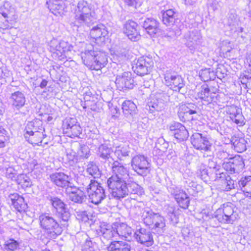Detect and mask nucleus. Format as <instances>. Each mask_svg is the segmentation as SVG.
Here are the masks:
<instances>
[{"mask_svg": "<svg viewBox=\"0 0 251 251\" xmlns=\"http://www.w3.org/2000/svg\"><path fill=\"white\" fill-rule=\"evenodd\" d=\"M111 171L113 175L107 180V185L112 196L118 199L128 194V187L126 178L129 176L127 169L117 161L113 162Z\"/></svg>", "mask_w": 251, "mask_h": 251, "instance_id": "nucleus-1", "label": "nucleus"}, {"mask_svg": "<svg viewBox=\"0 0 251 251\" xmlns=\"http://www.w3.org/2000/svg\"><path fill=\"white\" fill-rule=\"evenodd\" d=\"M24 136L27 142L34 146H40L46 135L43 127L42 121L35 119L29 122L25 127Z\"/></svg>", "mask_w": 251, "mask_h": 251, "instance_id": "nucleus-2", "label": "nucleus"}, {"mask_svg": "<svg viewBox=\"0 0 251 251\" xmlns=\"http://www.w3.org/2000/svg\"><path fill=\"white\" fill-rule=\"evenodd\" d=\"M83 64L90 70L100 71L108 63L107 56L100 50H89L82 53Z\"/></svg>", "mask_w": 251, "mask_h": 251, "instance_id": "nucleus-3", "label": "nucleus"}, {"mask_svg": "<svg viewBox=\"0 0 251 251\" xmlns=\"http://www.w3.org/2000/svg\"><path fill=\"white\" fill-rule=\"evenodd\" d=\"M38 220L40 228L46 232L50 238H55L62 233V227L56 220L47 213L40 215Z\"/></svg>", "mask_w": 251, "mask_h": 251, "instance_id": "nucleus-4", "label": "nucleus"}, {"mask_svg": "<svg viewBox=\"0 0 251 251\" xmlns=\"http://www.w3.org/2000/svg\"><path fill=\"white\" fill-rule=\"evenodd\" d=\"M153 65L151 58L148 56H142L134 59L131 63V68L136 75L143 76L150 74Z\"/></svg>", "mask_w": 251, "mask_h": 251, "instance_id": "nucleus-5", "label": "nucleus"}, {"mask_svg": "<svg viewBox=\"0 0 251 251\" xmlns=\"http://www.w3.org/2000/svg\"><path fill=\"white\" fill-rule=\"evenodd\" d=\"M143 223L151 230L160 231L165 227L164 218L160 215L153 212H147L143 218Z\"/></svg>", "mask_w": 251, "mask_h": 251, "instance_id": "nucleus-6", "label": "nucleus"}, {"mask_svg": "<svg viewBox=\"0 0 251 251\" xmlns=\"http://www.w3.org/2000/svg\"><path fill=\"white\" fill-rule=\"evenodd\" d=\"M62 129L63 134L71 138L79 137L82 132L80 125L72 118L66 119L63 121Z\"/></svg>", "mask_w": 251, "mask_h": 251, "instance_id": "nucleus-7", "label": "nucleus"}, {"mask_svg": "<svg viewBox=\"0 0 251 251\" xmlns=\"http://www.w3.org/2000/svg\"><path fill=\"white\" fill-rule=\"evenodd\" d=\"M87 192L90 201L95 204L100 203L105 198L104 189L94 180L90 181L87 188Z\"/></svg>", "mask_w": 251, "mask_h": 251, "instance_id": "nucleus-8", "label": "nucleus"}, {"mask_svg": "<svg viewBox=\"0 0 251 251\" xmlns=\"http://www.w3.org/2000/svg\"><path fill=\"white\" fill-rule=\"evenodd\" d=\"M244 166V160L239 155L226 158L222 163L223 169L230 174H234L242 170Z\"/></svg>", "mask_w": 251, "mask_h": 251, "instance_id": "nucleus-9", "label": "nucleus"}, {"mask_svg": "<svg viewBox=\"0 0 251 251\" xmlns=\"http://www.w3.org/2000/svg\"><path fill=\"white\" fill-rule=\"evenodd\" d=\"M50 201L57 213L60 223L68 222L71 217V213L66 204L57 197L51 198Z\"/></svg>", "mask_w": 251, "mask_h": 251, "instance_id": "nucleus-10", "label": "nucleus"}, {"mask_svg": "<svg viewBox=\"0 0 251 251\" xmlns=\"http://www.w3.org/2000/svg\"><path fill=\"white\" fill-rule=\"evenodd\" d=\"M214 182L219 188L225 192L230 191L235 188V181L226 173L217 174Z\"/></svg>", "mask_w": 251, "mask_h": 251, "instance_id": "nucleus-11", "label": "nucleus"}, {"mask_svg": "<svg viewBox=\"0 0 251 251\" xmlns=\"http://www.w3.org/2000/svg\"><path fill=\"white\" fill-rule=\"evenodd\" d=\"M89 36L96 44H102L108 38V31L104 25L99 24L90 29Z\"/></svg>", "mask_w": 251, "mask_h": 251, "instance_id": "nucleus-12", "label": "nucleus"}, {"mask_svg": "<svg viewBox=\"0 0 251 251\" xmlns=\"http://www.w3.org/2000/svg\"><path fill=\"white\" fill-rule=\"evenodd\" d=\"M8 204L20 213H25L28 210V204L25 198L17 193H11L8 197Z\"/></svg>", "mask_w": 251, "mask_h": 251, "instance_id": "nucleus-13", "label": "nucleus"}, {"mask_svg": "<svg viewBox=\"0 0 251 251\" xmlns=\"http://www.w3.org/2000/svg\"><path fill=\"white\" fill-rule=\"evenodd\" d=\"M115 83L117 88L121 91L132 89L135 85L134 77L129 72H124L122 75L117 76Z\"/></svg>", "mask_w": 251, "mask_h": 251, "instance_id": "nucleus-14", "label": "nucleus"}, {"mask_svg": "<svg viewBox=\"0 0 251 251\" xmlns=\"http://www.w3.org/2000/svg\"><path fill=\"white\" fill-rule=\"evenodd\" d=\"M133 170L137 174L143 175L149 171L150 163L148 159L143 155L134 156L131 162Z\"/></svg>", "mask_w": 251, "mask_h": 251, "instance_id": "nucleus-15", "label": "nucleus"}, {"mask_svg": "<svg viewBox=\"0 0 251 251\" xmlns=\"http://www.w3.org/2000/svg\"><path fill=\"white\" fill-rule=\"evenodd\" d=\"M75 12L80 13V15L76 19L78 21L86 22L91 21L94 12L88 2L84 0L79 1L77 5Z\"/></svg>", "mask_w": 251, "mask_h": 251, "instance_id": "nucleus-16", "label": "nucleus"}, {"mask_svg": "<svg viewBox=\"0 0 251 251\" xmlns=\"http://www.w3.org/2000/svg\"><path fill=\"white\" fill-rule=\"evenodd\" d=\"M124 34L130 40L136 41L140 37V28L138 24L132 20H127L123 27Z\"/></svg>", "mask_w": 251, "mask_h": 251, "instance_id": "nucleus-17", "label": "nucleus"}, {"mask_svg": "<svg viewBox=\"0 0 251 251\" xmlns=\"http://www.w3.org/2000/svg\"><path fill=\"white\" fill-rule=\"evenodd\" d=\"M191 142L196 149L204 151H209L211 147V144L208 139L202 136L201 133L193 134L191 138Z\"/></svg>", "mask_w": 251, "mask_h": 251, "instance_id": "nucleus-18", "label": "nucleus"}, {"mask_svg": "<svg viewBox=\"0 0 251 251\" xmlns=\"http://www.w3.org/2000/svg\"><path fill=\"white\" fill-rule=\"evenodd\" d=\"M169 129L174 137L178 141L186 140L189 137V132L185 126L178 122H175L169 126Z\"/></svg>", "mask_w": 251, "mask_h": 251, "instance_id": "nucleus-19", "label": "nucleus"}, {"mask_svg": "<svg viewBox=\"0 0 251 251\" xmlns=\"http://www.w3.org/2000/svg\"><path fill=\"white\" fill-rule=\"evenodd\" d=\"M218 92V89L216 88H210L203 85L198 93V97L201 100L210 103L217 99Z\"/></svg>", "mask_w": 251, "mask_h": 251, "instance_id": "nucleus-20", "label": "nucleus"}, {"mask_svg": "<svg viewBox=\"0 0 251 251\" xmlns=\"http://www.w3.org/2000/svg\"><path fill=\"white\" fill-rule=\"evenodd\" d=\"M134 238L141 244L150 247L154 244V240L151 233L145 229L140 228L134 233Z\"/></svg>", "mask_w": 251, "mask_h": 251, "instance_id": "nucleus-21", "label": "nucleus"}, {"mask_svg": "<svg viewBox=\"0 0 251 251\" xmlns=\"http://www.w3.org/2000/svg\"><path fill=\"white\" fill-rule=\"evenodd\" d=\"M66 0H49L47 4L50 10L56 16H62L66 11Z\"/></svg>", "mask_w": 251, "mask_h": 251, "instance_id": "nucleus-22", "label": "nucleus"}, {"mask_svg": "<svg viewBox=\"0 0 251 251\" xmlns=\"http://www.w3.org/2000/svg\"><path fill=\"white\" fill-rule=\"evenodd\" d=\"M50 181L58 187L64 188L70 183L69 176L63 172H55L50 176Z\"/></svg>", "mask_w": 251, "mask_h": 251, "instance_id": "nucleus-23", "label": "nucleus"}, {"mask_svg": "<svg viewBox=\"0 0 251 251\" xmlns=\"http://www.w3.org/2000/svg\"><path fill=\"white\" fill-rule=\"evenodd\" d=\"M143 28L150 36L154 37L159 32V23L153 18H147L143 22Z\"/></svg>", "mask_w": 251, "mask_h": 251, "instance_id": "nucleus-24", "label": "nucleus"}, {"mask_svg": "<svg viewBox=\"0 0 251 251\" xmlns=\"http://www.w3.org/2000/svg\"><path fill=\"white\" fill-rule=\"evenodd\" d=\"M174 198L180 208L188 209L190 205V198L184 190L179 189L176 191L174 194Z\"/></svg>", "mask_w": 251, "mask_h": 251, "instance_id": "nucleus-25", "label": "nucleus"}, {"mask_svg": "<svg viewBox=\"0 0 251 251\" xmlns=\"http://www.w3.org/2000/svg\"><path fill=\"white\" fill-rule=\"evenodd\" d=\"M107 251H131V247L128 243L123 241H112L106 247Z\"/></svg>", "mask_w": 251, "mask_h": 251, "instance_id": "nucleus-26", "label": "nucleus"}, {"mask_svg": "<svg viewBox=\"0 0 251 251\" xmlns=\"http://www.w3.org/2000/svg\"><path fill=\"white\" fill-rule=\"evenodd\" d=\"M166 81L170 89L177 92H179L185 85L184 80L180 75L172 76Z\"/></svg>", "mask_w": 251, "mask_h": 251, "instance_id": "nucleus-27", "label": "nucleus"}, {"mask_svg": "<svg viewBox=\"0 0 251 251\" xmlns=\"http://www.w3.org/2000/svg\"><path fill=\"white\" fill-rule=\"evenodd\" d=\"M177 12L175 9H168L162 12V22L167 25H173L176 22Z\"/></svg>", "mask_w": 251, "mask_h": 251, "instance_id": "nucleus-28", "label": "nucleus"}, {"mask_svg": "<svg viewBox=\"0 0 251 251\" xmlns=\"http://www.w3.org/2000/svg\"><path fill=\"white\" fill-rule=\"evenodd\" d=\"M15 181L19 189L25 191L32 186L31 179L25 174L18 175L15 179Z\"/></svg>", "mask_w": 251, "mask_h": 251, "instance_id": "nucleus-29", "label": "nucleus"}, {"mask_svg": "<svg viewBox=\"0 0 251 251\" xmlns=\"http://www.w3.org/2000/svg\"><path fill=\"white\" fill-rule=\"evenodd\" d=\"M238 185L244 195L251 198V176L241 177L238 181Z\"/></svg>", "mask_w": 251, "mask_h": 251, "instance_id": "nucleus-30", "label": "nucleus"}, {"mask_svg": "<svg viewBox=\"0 0 251 251\" xmlns=\"http://www.w3.org/2000/svg\"><path fill=\"white\" fill-rule=\"evenodd\" d=\"M67 194L69 199L74 202L81 203L85 197L83 192L76 187L71 188V190Z\"/></svg>", "mask_w": 251, "mask_h": 251, "instance_id": "nucleus-31", "label": "nucleus"}, {"mask_svg": "<svg viewBox=\"0 0 251 251\" xmlns=\"http://www.w3.org/2000/svg\"><path fill=\"white\" fill-rule=\"evenodd\" d=\"M235 150L238 152H242L246 150V142L244 138L234 136L232 139Z\"/></svg>", "mask_w": 251, "mask_h": 251, "instance_id": "nucleus-32", "label": "nucleus"}, {"mask_svg": "<svg viewBox=\"0 0 251 251\" xmlns=\"http://www.w3.org/2000/svg\"><path fill=\"white\" fill-rule=\"evenodd\" d=\"M137 106L131 100H125L122 105V109L125 115H132L136 112Z\"/></svg>", "mask_w": 251, "mask_h": 251, "instance_id": "nucleus-33", "label": "nucleus"}, {"mask_svg": "<svg viewBox=\"0 0 251 251\" xmlns=\"http://www.w3.org/2000/svg\"><path fill=\"white\" fill-rule=\"evenodd\" d=\"M13 104L18 107H22L25 103V98L24 95L20 92H16L11 96Z\"/></svg>", "mask_w": 251, "mask_h": 251, "instance_id": "nucleus-34", "label": "nucleus"}, {"mask_svg": "<svg viewBox=\"0 0 251 251\" xmlns=\"http://www.w3.org/2000/svg\"><path fill=\"white\" fill-rule=\"evenodd\" d=\"M86 172L88 175L91 176L94 178H99L101 176V171L98 166L93 162H90L88 164Z\"/></svg>", "mask_w": 251, "mask_h": 251, "instance_id": "nucleus-35", "label": "nucleus"}, {"mask_svg": "<svg viewBox=\"0 0 251 251\" xmlns=\"http://www.w3.org/2000/svg\"><path fill=\"white\" fill-rule=\"evenodd\" d=\"M199 76L203 81H209L213 79L214 72L210 68H204L201 71Z\"/></svg>", "mask_w": 251, "mask_h": 251, "instance_id": "nucleus-36", "label": "nucleus"}, {"mask_svg": "<svg viewBox=\"0 0 251 251\" xmlns=\"http://www.w3.org/2000/svg\"><path fill=\"white\" fill-rule=\"evenodd\" d=\"M218 209L223 212L226 215V217L231 220L232 216L233 215L234 211L233 207L230 202L223 204Z\"/></svg>", "mask_w": 251, "mask_h": 251, "instance_id": "nucleus-37", "label": "nucleus"}, {"mask_svg": "<svg viewBox=\"0 0 251 251\" xmlns=\"http://www.w3.org/2000/svg\"><path fill=\"white\" fill-rule=\"evenodd\" d=\"M197 113V111L195 110L188 109V107L182 105L179 108L178 112V115L180 118L183 121H185L187 120V115H191Z\"/></svg>", "mask_w": 251, "mask_h": 251, "instance_id": "nucleus-38", "label": "nucleus"}, {"mask_svg": "<svg viewBox=\"0 0 251 251\" xmlns=\"http://www.w3.org/2000/svg\"><path fill=\"white\" fill-rule=\"evenodd\" d=\"M226 216V214L218 209L215 212V218L221 223L226 224L231 221L229 218Z\"/></svg>", "mask_w": 251, "mask_h": 251, "instance_id": "nucleus-39", "label": "nucleus"}, {"mask_svg": "<svg viewBox=\"0 0 251 251\" xmlns=\"http://www.w3.org/2000/svg\"><path fill=\"white\" fill-rule=\"evenodd\" d=\"M5 250L14 251L18 249L19 243L13 239H10L4 244Z\"/></svg>", "mask_w": 251, "mask_h": 251, "instance_id": "nucleus-40", "label": "nucleus"}, {"mask_svg": "<svg viewBox=\"0 0 251 251\" xmlns=\"http://www.w3.org/2000/svg\"><path fill=\"white\" fill-rule=\"evenodd\" d=\"M115 152L118 159L120 160H122L123 158L129 156V151L125 147H119L116 150Z\"/></svg>", "mask_w": 251, "mask_h": 251, "instance_id": "nucleus-41", "label": "nucleus"}, {"mask_svg": "<svg viewBox=\"0 0 251 251\" xmlns=\"http://www.w3.org/2000/svg\"><path fill=\"white\" fill-rule=\"evenodd\" d=\"M90 98L91 99L88 100L87 101H91L92 102V103L89 104L91 110L94 112H99L100 108L98 104V101L97 100L98 98L94 95L90 96Z\"/></svg>", "mask_w": 251, "mask_h": 251, "instance_id": "nucleus-42", "label": "nucleus"}, {"mask_svg": "<svg viewBox=\"0 0 251 251\" xmlns=\"http://www.w3.org/2000/svg\"><path fill=\"white\" fill-rule=\"evenodd\" d=\"M233 122L240 126H244L245 125V118L242 114H237L235 115Z\"/></svg>", "mask_w": 251, "mask_h": 251, "instance_id": "nucleus-43", "label": "nucleus"}, {"mask_svg": "<svg viewBox=\"0 0 251 251\" xmlns=\"http://www.w3.org/2000/svg\"><path fill=\"white\" fill-rule=\"evenodd\" d=\"M125 3L128 6L136 8L138 5L139 0H123Z\"/></svg>", "mask_w": 251, "mask_h": 251, "instance_id": "nucleus-44", "label": "nucleus"}, {"mask_svg": "<svg viewBox=\"0 0 251 251\" xmlns=\"http://www.w3.org/2000/svg\"><path fill=\"white\" fill-rule=\"evenodd\" d=\"M65 53V52L64 50L61 51L60 49H57L54 52L58 57H60V59L64 58L66 57Z\"/></svg>", "mask_w": 251, "mask_h": 251, "instance_id": "nucleus-45", "label": "nucleus"}, {"mask_svg": "<svg viewBox=\"0 0 251 251\" xmlns=\"http://www.w3.org/2000/svg\"><path fill=\"white\" fill-rule=\"evenodd\" d=\"M47 83L48 81L45 79H43L42 80L40 84V87L41 88H44L46 87V86L47 85Z\"/></svg>", "mask_w": 251, "mask_h": 251, "instance_id": "nucleus-46", "label": "nucleus"}, {"mask_svg": "<svg viewBox=\"0 0 251 251\" xmlns=\"http://www.w3.org/2000/svg\"><path fill=\"white\" fill-rule=\"evenodd\" d=\"M10 10L7 9L6 12L2 11L1 12V14L4 17L7 18L8 14H9Z\"/></svg>", "mask_w": 251, "mask_h": 251, "instance_id": "nucleus-47", "label": "nucleus"}, {"mask_svg": "<svg viewBox=\"0 0 251 251\" xmlns=\"http://www.w3.org/2000/svg\"><path fill=\"white\" fill-rule=\"evenodd\" d=\"M5 146L4 141H0V148H3Z\"/></svg>", "mask_w": 251, "mask_h": 251, "instance_id": "nucleus-48", "label": "nucleus"}, {"mask_svg": "<svg viewBox=\"0 0 251 251\" xmlns=\"http://www.w3.org/2000/svg\"><path fill=\"white\" fill-rule=\"evenodd\" d=\"M249 17H250V19L251 20V14L249 16Z\"/></svg>", "mask_w": 251, "mask_h": 251, "instance_id": "nucleus-49", "label": "nucleus"}, {"mask_svg": "<svg viewBox=\"0 0 251 251\" xmlns=\"http://www.w3.org/2000/svg\"><path fill=\"white\" fill-rule=\"evenodd\" d=\"M59 49L61 50V49H62V48H61L60 46L59 47Z\"/></svg>", "mask_w": 251, "mask_h": 251, "instance_id": "nucleus-50", "label": "nucleus"}, {"mask_svg": "<svg viewBox=\"0 0 251 251\" xmlns=\"http://www.w3.org/2000/svg\"><path fill=\"white\" fill-rule=\"evenodd\" d=\"M204 174H206V172L204 171Z\"/></svg>", "mask_w": 251, "mask_h": 251, "instance_id": "nucleus-51", "label": "nucleus"}]
</instances>
